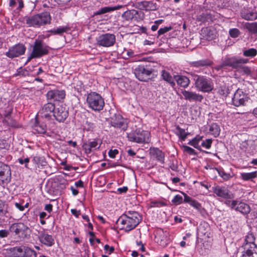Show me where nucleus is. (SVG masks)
<instances>
[{
	"label": "nucleus",
	"mask_w": 257,
	"mask_h": 257,
	"mask_svg": "<svg viewBox=\"0 0 257 257\" xmlns=\"http://www.w3.org/2000/svg\"><path fill=\"white\" fill-rule=\"evenodd\" d=\"M202 33L203 35V37L207 40H213L216 37L214 31L211 30V29L208 28H206L202 30Z\"/></svg>",
	"instance_id": "38"
},
{
	"label": "nucleus",
	"mask_w": 257,
	"mask_h": 257,
	"mask_svg": "<svg viewBox=\"0 0 257 257\" xmlns=\"http://www.w3.org/2000/svg\"><path fill=\"white\" fill-rule=\"evenodd\" d=\"M183 147L184 151L189 155H196L195 151L192 148L185 145L183 146Z\"/></svg>",
	"instance_id": "59"
},
{
	"label": "nucleus",
	"mask_w": 257,
	"mask_h": 257,
	"mask_svg": "<svg viewBox=\"0 0 257 257\" xmlns=\"http://www.w3.org/2000/svg\"><path fill=\"white\" fill-rule=\"evenodd\" d=\"M212 141L211 139H207L205 140L202 141L200 146L207 149H209L211 147Z\"/></svg>",
	"instance_id": "53"
},
{
	"label": "nucleus",
	"mask_w": 257,
	"mask_h": 257,
	"mask_svg": "<svg viewBox=\"0 0 257 257\" xmlns=\"http://www.w3.org/2000/svg\"><path fill=\"white\" fill-rule=\"evenodd\" d=\"M38 235L40 241L42 244L47 246H52L54 244V239L53 237L44 230L39 231Z\"/></svg>",
	"instance_id": "25"
},
{
	"label": "nucleus",
	"mask_w": 257,
	"mask_h": 257,
	"mask_svg": "<svg viewBox=\"0 0 257 257\" xmlns=\"http://www.w3.org/2000/svg\"><path fill=\"white\" fill-rule=\"evenodd\" d=\"M24 203V200L23 199L20 200L19 202H15L14 205L15 207L21 211H24V207L23 206V204Z\"/></svg>",
	"instance_id": "60"
},
{
	"label": "nucleus",
	"mask_w": 257,
	"mask_h": 257,
	"mask_svg": "<svg viewBox=\"0 0 257 257\" xmlns=\"http://www.w3.org/2000/svg\"><path fill=\"white\" fill-rule=\"evenodd\" d=\"M12 173L10 166L0 162V185H7L11 180Z\"/></svg>",
	"instance_id": "13"
},
{
	"label": "nucleus",
	"mask_w": 257,
	"mask_h": 257,
	"mask_svg": "<svg viewBox=\"0 0 257 257\" xmlns=\"http://www.w3.org/2000/svg\"><path fill=\"white\" fill-rule=\"evenodd\" d=\"M144 13L134 9L124 12L121 15L122 19L126 21L140 22L144 18Z\"/></svg>",
	"instance_id": "15"
},
{
	"label": "nucleus",
	"mask_w": 257,
	"mask_h": 257,
	"mask_svg": "<svg viewBox=\"0 0 257 257\" xmlns=\"http://www.w3.org/2000/svg\"><path fill=\"white\" fill-rule=\"evenodd\" d=\"M243 64H241L240 67L237 69L238 71L241 73L242 75H246L250 76L251 75V70L250 68L246 66H243Z\"/></svg>",
	"instance_id": "46"
},
{
	"label": "nucleus",
	"mask_w": 257,
	"mask_h": 257,
	"mask_svg": "<svg viewBox=\"0 0 257 257\" xmlns=\"http://www.w3.org/2000/svg\"><path fill=\"white\" fill-rule=\"evenodd\" d=\"M257 177V170L250 173H242L240 174V178L242 180L247 181L252 180Z\"/></svg>",
	"instance_id": "39"
},
{
	"label": "nucleus",
	"mask_w": 257,
	"mask_h": 257,
	"mask_svg": "<svg viewBox=\"0 0 257 257\" xmlns=\"http://www.w3.org/2000/svg\"><path fill=\"white\" fill-rule=\"evenodd\" d=\"M86 102L89 107L95 111L102 110L104 106L103 98L95 92H91L87 94Z\"/></svg>",
	"instance_id": "3"
},
{
	"label": "nucleus",
	"mask_w": 257,
	"mask_h": 257,
	"mask_svg": "<svg viewBox=\"0 0 257 257\" xmlns=\"http://www.w3.org/2000/svg\"><path fill=\"white\" fill-rule=\"evenodd\" d=\"M152 69L147 66L139 65L134 69L136 78L142 81H147L150 79Z\"/></svg>",
	"instance_id": "9"
},
{
	"label": "nucleus",
	"mask_w": 257,
	"mask_h": 257,
	"mask_svg": "<svg viewBox=\"0 0 257 257\" xmlns=\"http://www.w3.org/2000/svg\"><path fill=\"white\" fill-rule=\"evenodd\" d=\"M10 229L9 230L2 229L0 230V238H5L8 236L10 234Z\"/></svg>",
	"instance_id": "61"
},
{
	"label": "nucleus",
	"mask_w": 257,
	"mask_h": 257,
	"mask_svg": "<svg viewBox=\"0 0 257 257\" xmlns=\"http://www.w3.org/2000/svg\"><path fill=\"white\" fill-rule=\"evenodd\" d=\"M122 7L121 5H118L115 7H105L101 8L94 13V15H100L109 13L115 10H119Z\"/></svg>",
	"instance_id": "35"
},
{
	"label": "nucleus",
	"mask_w": 257,
	"mask_h": 257,
	"mask_svg": "<svg viewBox=\"0 0 257 257\" xmlns=\"http://www.w3.org/2000/svg\"><path fill=\"white\" fill-rule=\"evenodd\" d=\"M212 192L218 197L227 200L234 198V195L225 186L216 185L212 187Z\"/></svg>",
	"instance_id": "16"
},
{
	"label": "nucleus",
	"mask_w": 257,
	"mask_h": 257,
	"mask_svg": "<svg viewBox=\"0 0 257 257\" xmlns=\"http://www.w3.org/2000/svg\"><path fill=\"white\" fill-rule=\"evenodd\" d=\"M240 31L238 29L236 28H232L229 30V34L231 37L232 38H237L240 34Z\"/></svg>",
	"instance_id": "54"
},
{
	"label": "nucleus",
	"mask_w": 257,
	"mask_h": 257,
	"mask_svg": "<svg viewBox=\"0 0 257 257\" xmlns=\"http://www.w3.org/2000/svg\"><path fill=\"white\" fill-rule=\"evenodd\" d=\"M184 202V200L182 196L180 195H176L173 199L172 202L175 205H179Z\"/></svg>",
	"instance_id": "52"
},
{
	"label": "nucleus",
	"mask_w": 257,
	"mask_h": 257,
	"mask_svg": "<svg viewBox=\"0 0 257 257\" xmlns=\"http://www.w3.org/2000/svg\"><path fill=\"white\" fill-rule=\"evenodd\" d=\"M240 15L242 18L247 21H253L257 18V13L249 8L242 9Z\"/></svg>",
	"instance_id": "27"
},
{
	"label": "nucleus",
	"mask_w": 257,
	"mask_h": 257,
	"mask_svg": "<svg viewBox=\"0 0 257 257\" xmlns=\"http://www.w3.org/2000/svg\"><path fill=\"white\" fill-rule=\"evenodd\" d=\"M176 135L182 141H185L187 136L189 135L188 133H186L184 129L181 128L179 125L176 126Z\"/></svg>",
	"instance_id": "45"
},
{
	"label": "nucleus",
	"mask_w": 257,
	"mask_h": 257,
	"mask_svg": "<svg viewBox=\"0 0 257 257\" xmlns=\"http://www.w3.org/2000/svg\"><path fill=\"white\" fill-rule=\"evenodd\" d=\"M222 61L226 68L227 67H230L235 69H238L241 64H246L248 62L247 59L238 58L235 56H226L222 59Z\"/></svg>",
	"instance_id": "10"
},
{
	"label": "nucleus",
	"mask_w": 257,
	"mask_h": 257,
	"mask_svg": "<svg viewBox=\"0 0 257 257\" xmlns=\"http://www.w3.org/2000/svg\"><path fill=\"white\" fill-rule=\"evenodd\" d=\"M172 29V27H165L163 28H160L157 33V38H158L161 35L169 32Z\"/></svg>",
	"instance_id": "56"
},
{
	"label": "nucleus",
	"mask_w": 257,
	"mask_h": 257,
	"mask_svg": "<svg viewBox=\"0 0 257 257\" xmlns=\"http://www.w3.org/2000/svg\"><path fill=\"white\" fill-rule=\"evenodd\" d=\"M196 21L200 24L205 23L207 22L212 21V18L210 14L203 13L197 17Z\"/></svg>",
	"instance_id": "37"
},
{
	"label": "nucleus",
	"mask_w": 257,
	"mask_h": 257,
	"mask_svg": "<svg viewBox=\"0 0 257 257\" xmlns=\"http://www.w3.org/2000/svg\"><path fill=\"white\" fill-rule=\"evenodd\" d=\"M190 74L194 81L195 87L198 90L208 93L213 89V84L210 78L192 72Z\"/></svg>",
	"instance_id": "2"
},
{
	"label": "nucleus",
	"mask_w": 257,
	"mask_h": 257,
	"mask_svg": "<svg viewBox=\"0 0 257 257\" xmlns=\"http://www.w3.org/2000/svg\"><path fill=\"white\" fill-rule=\"evenodd\" d=\"M215 170L217 171L219 175L225 181L228 180L232 177L229 173L225 172L222 168H216Z\"/></svg>",
	"instance_id": "47"
},
{
	"label": "nucleus",
	"mask_w": 257,
	"mask_h": 257,
	"mask_svg": "<svg viewBox=\"0 0 257 257\" xmlns=\"http://www.w3.org/2000/svg\"><path fill=\"white\" fill-rule=\"evenodd\" d=\"M13 108L12 106H8L4 110V112L3 113L4 118H8L9 117H11V114L13 112Z\"/></svg>",
	"instance_id": "57"
},
{
	"label": "nucleus",
	"mask_w": 257,
	"mask_h": 257,
	"mask_svg": "<svg viewBox=\"0 0 257 257\" xmlns=\"http://www.w3.org/2000/svg\"><path fill=\"white\" fill-rule=\"evenodd\" d=\"M49 47L42 42L41 40H36L34 42L33 50L28 57L27 61H30L33 58H38L49 53Z\"/></svg>",
	"instance_id": "4"
},
{
	"label": "nucleus",
	"mask_w": 257,
	"mask_h": 257,
	"mask_svg": "<svg viewBox=\"0 0 257 257\" xmlns=\"http://www.w3.org/2000/svg\"><path fill=\"white\" fill-rule=\"evenodd\" d=\"M118 154V151L116 149L110 150L108 152V156L111 158H114L115 156Z\"/></svg>",
	"instance_id": "62"
},
{
	"label": "nucleus",
	"mask_w": 257,
	"mask_h": 257,
	"mask_svg": "<svg viewBox=\"0 0 257 257\" xmlns=\"http://www.w3.org/2000/svg\"><path fill=\"white\" fill-rule=\"evenodd\" d=\"M34 133L44 134L46 133V125L43 123H40L36 120L32 126Z\"/></svg>",
	"instance_id": "33"
},
{
	"label": "nucleus",
	"mask_w": 257,
	"mask_h": 257,
	"mask_svg": "<svg viewBox=\"0 0 257 257\" xmlns=\"http://www.w3.org/2000/svg\"><path fill=\"white\" fill-rule=\"evenodd\" d=\"M55 105L51 103L48 102L45 104L39 110V113L42 118L50 119L51 118V113L55 111Z\"/></svg>",
	"instance_id": "20"
},
{
	"label": "nucleus",
	"mask_w": 257,
	"mask_h": 257,
	"mask_svg": "<svg viewBox=\"0 0 257 257\" xmlns=\"http://www.w3.org/2000/svg\"><path fill=\"white\" fill-rule=\"evenodd\" d=\"M36 19H37V27L49 24L51 20L50 15L48 12H44L36 15Z\"/></svg>",
	"instance_id": "26"
},
{
	"label": "nucleus",
	"mask_w": 257,
	"mask_h": 257,
	"mask_svg": "<svg viewBox=\"0 0 257 257\" xmlns=\"http://www.w3.org/2000/svg\"><path fill=\"white\" fill-rule=\"evenodd\" d=\"M26 50V47L24 44L18 43L10 47L5 54L8 58L13 59L24 55Z\"/></svg>",
	"instance_id": "14"
},
{
	"label": "nucleus",
	"mask_w": 257,
	"mask_h": 257,
	"mask_svg": "<svg viewBox=\"0 0 257 257\" xmlns=\"http://www.w3.org/2000/svg\"><path fill=\"white\" fill-rule=\"evenodd\" d=\"M111 124L112 126L121 128L123 131L126 130L127 127L126 123L120 116L111 120Z\"/></svg>",
	"instance_id": "31"
},
{
	"label": "nucleus",
	"mask_w": 257,
	"mask_h": 257,
	"mask_svg": "<svg viewBox=\"0 0 257 257\" xmlns=\"http://www.w3.org/2000/svg\"><path fill=\"white\" fill-rule=\"evenodd\" d=\"M255 237L252 233H248L245 236L242 245H256L255 243Z\"/></svg>",
	"instance_id": "42"
},
{
	"label": "nucleus",
	"mask_w": 257,
	"mask_h": 257,
	"mask_svg": "<svg viewBox=\"0 0 257 257\" xmlns=\"http://www.w3.org/2000/svg\"><path fill=\"white\" fill-rule=\"evenodd\" d=\"M169 233L167 231H164L161 228H159L155 231V241L160 245L165 246L169 243Z\"/></svg>",
	"instance_id": "18"
},
{
	"label": "nucleus",
	"mask_w": 257,
	"mask_h": 257,
	"mask_svg": "<svg viewBox=\"0 0 257 257\" xmlns=\"http://www.w3.org/2000/svg\"><path fill=\"white\" fill-rule=\"evenodd\" d=\"M65 91L64 90L54 89L47 92V97L49 100L60 101L65 98Z\"/></svg>",
	"instance_id": "23"
},
{
	"label": "nucleus",
	"mask_w": 257,
	"mask_h": 257,
	"mask_svg": "<svg viewBox=\"0 0 257 257\" xmlns=\"http://www.w3.org/2000/svg\"><path fill=\"white\" fill-rule=\"evenodd\" d=\"M18 161L20 164L22 165L25 164V166L27 168H29L28 166V163L30 162V159L29 158H20L18 159Z\"/></svg>",
	"instance_id": "58"
},
{
	"label": "nucleus",
	"mask_w": 257,
	"mask_h": 257,
	"mask_svg": "<svg viewBox=\"0 0 257 257\" xmlns=\"http://www.w3.org/2000/svg\"><path fill=\"white\" fill-rule=\"evenodd\" d=\"M161 76L164 80L168 83L172 87L175 86L174 79L171 74L167 71L164 70L161 72Z\"/></svg>",
	"instance_id": "36"
},
{
	"label": "nucleus",
	"mask_w": 257,
	"mask_h": 257,
	"mask_svg": "<svg viewBox=\"0 0 257 257\" xmlns=\"http://www.w3.org/2000/svg\"><path fill=\"white\" fill-rule=\"evenodd\" d=\"M245 27L250 32L253 34L257 33V23H247L245 24Z\"/></svg>",
	"instance_id": "50"
},
{
	"label": "nucleus",
	"mask_w": 257,
	"mask_h": 257,
	"mask_svg": "<svg viewBox=\"0 0 257 257\" xmlns=\"http://www.w3.org/2000/svg\"><path fill=\"white\" fill-rule=\"evenodd\" d=\"M224 203L231 209L239 212L244 215H247L250 212L251 209L249 205L238 199L227 200Z\"/></svg>",
	"instance_id": "6"
},
{
	"label": "nucleus",
	"mask_w": 257,
	"mask_h": 257,
	"mask_svg": "<svg viewBox=\"0 0 257 257\" xmlns=\"http://www.w3.org/2000/svg\"><path fill=\"white\" fill-rule=\"evenodd\" d=\"M142 220L139 213L134 211H128L118 218L116 224L120 229L128 232L134 228Z\"/></svg>",
	"instance_id": "1"
},
{
	"label": "nucleus",
	"mask_w": 257,
	"mask_h": 257,
	"mask_svg": "<svg viewBox=\"0 0 257 257\" xmlns=\"http://www.w3.org/2000/svg\"><path fill=\"white\" fill-rule=\"evenodd\" d=\"M8 213L7 207L5 202L0 200V217L5 216L8 217L9 216L7 215Z\"/></svg>",
	"instance_id": "49"
},
{
	"label": "nucleus",
	"mask_w": 257,
	"mask_h": 257,
	"mask_svg": "<svg viewBox=\"0 0 257 257\" xmlns=\"http://www.w3.org/2000/svg\"><path fill=\"white\" fill-rule=\"evenodd\" d=\"M6 253L12 257H30L32 254L37 255L35 250L25 246L10 247L6 249Z\"/></svg>",
	"instance_id": "5"
},
{
	"label": "nucleus",
	"mask_w": 257,
	"mask_h": 257,
	"mask_svg": "<svg viewBox=\"0 0 257 257\" xmlns=\"http://www.w3.org/2000/svg\"><path fill=\"white\" fill-rule=\"evenodd\" d=\"M134 6L141 10L146 11H155L157 9V5L152 1H141L135 4Z\"/></svg>",
	"instance_id": "21"
},
{
	"label": "nucleus",
	"mask_w": 257,
	"mask_h": 257,
	"mask_svg": "<svg viewBox=\"0 0 257 257\" xmlns=\"http://www.w3.org/2000/svg\"><path fill=\"white\" fill-rule=\"evenodd\" d=\"M202 138L203 137L197 135L192 140L190 141L188 144L195 148L201 151V146L199 145V143L202 140Z\"/></svg>",
	"instance_id": "40"
},
{
	"label": "nucleus",
	"mask_w": 257,
	"mask_h": 257,
	"mask_svg": "<svg viewBox=\"0 0 257 257\" xmlns=\"http://www.w3.org/2000/svg\"><path fill=\"white\" fill-rule=\"evenodd\" d=\"M69 30V28L67 26L59 27L56 29H53L48 31L54 35H62L64 32H67Z\"/></svg>",
	"instance_id": "43"
},
{
	"label": "nucleus",
	"mask_w": 257,
	"mask_h": 257,
	"mask_svg": "<svg viewBox=\"0 0 257 257\" xmlns=\"http://www.w3.org/2000/svg\"><path fill=\"white\" fill-rule=\"evenodd\" d=\"M184 195V202L189 204L191 206L195 208L201 215H204L206 211L201 206V204L197 201L193 199L191 197L187 195L186 193L181 192Z\"/></svg>",
	"instance_id": "19"
},
{
	"label": "nucleus",
	"mask_w": 257,
	"mask_h": 257,
	"mask_svg": "<svg viewBox=\"0 0 257 257\" xmlns=\"http://www.w3.org/2000/svg\"><path fill=\"white\" fill-rule=\"evenodd\" d=\"M32 162H33L34 166L36 169L37 168L42 169L47 165V163L44 157L35 156L32 157Z\"/></svg>",
	"instance_id": "30"
},
{
	"label": "nucleus",
	"mask_w": 257,
	"mask_h": 257,
	"mask_svg": "<svg viewBox=\"0 0 257 257\" xmlns=\"http://www.w3.org/2000/svg\"><path fill=\"white\" fill-rule=\"evenodd\" d=\"M115 36L110 33L101 34L96 38L97 45L104 47L113 46L115 43Z\"/></svg>",
	"instance_id": "12"
},
{
	"label": "nucleus",
	"mask_w": 257,
	"mask_h": 257,
	"mask_svg": "<svg viewBox=\"0 0 257 257\" xmlns=\"http://www.w3.org/2000/svg\"><path fill=\"white\" fill-rule=\"evenodd\" d=\"M150 154L151 157L163 164L165 163V154L157 148H151Z\"/></svg>",
	"instance_id": "29"
},
{
	"label": "nucleus",
	"mask_w": 257,
	"mask_h": 257,
	"mask_svg": "<svg viewBox=\"0 0 257 257\" xmlns=\"http://www.w3.org/2000/svg\"><path fill=\"white\" fill-rule=\"evenodd\" d=\"M150 133L141 129H137L136 131L127 134L128 140L133 142L137 143H148L149 141Z\"/></svg>",
	"instance_id": "7"
},
{
	"label": "nucleus",
	"mask_w": 257,
	"mask_h": 257,
	"mask_svg": "<svg viewBox=\"0 0 257 257\" xmlns=\"http://www.w3.org/2000/svg\"><path fill=\"white\" fill-rule=\"evenodd\" d=\"M8 146V144L6 140L4 139H0V149L6 148Z\"/></svg>",
	"instance_id": "63"
},
{
	"label": "nucleus",
	"mask_w": 257,
	"mask_h": 257,
	"mask_svg": "<svg viewBox=\"0 0 257 257\" xmlns=\"http://www.w3.org/2000/svg\"><path fill=\"white\" fill-rule=\"evenodd\" d=\"M10 231L21 238H26L30 233L29 228L23 222L13 223L10 226Z\"/></svg>",
	"instance_id": "8"
},
{
	"label": "nucleus",
	"mask_w": 257,
	"mask_h": 257,
	"mask_svg": "<svg viewBox=\"0 0 257 257\" xmlns=\"http://www.w3.org/2000/svg\"><path fill=\"white\" fill-rule=\"evenodd\" d=\"M69 115L68 108L65 106L58 105L55 107L53 116L59 122H63Z\"/></svg>",
	"instance_id": "17"
},
{
	"label": "nucleus",
	"mask_w": 257,
	"mask_h": 257,
	"mask_svg": "<svg viewBox=\"0 0 257 257\" xmlns=\"http://www.w3.org/2000/svg\"><path fill=\"white\" fill-rule=\"evenodd\" d=\"M100 147L98 140L93 139L92 141L88 140L83 144L82 148L86 154H90L92 151L95 150Z\"/></svg>",
	"instance_id": "28"
},
{
	"label": "nucleus",
	"mask_w": 257,
	"mask_h": 257,
	"mask_svg": "<svg viewBox=\"0 0 257 257\" xmlns=\"http://www.w3.org/2000/svg\"><path fill=\"white\" fill-rule=\"evenodd\" d=\"M248 99V94L244 92L241 89L238 88L232 98V103L236 107L243 106L246 104Z\"/></svg>",
	"instance_id": "11"
},
{
	"label": "nucleus",
	"mask_w": 257,
	"mask_h": 257,
	"mask_svg": "<svg viewBox=\"0 0 257 257\" xmlns=\"http://www.w3.org/2000/svg\"><path fill=\"white\" fill-rule=\"evenodd\" d=\"M170 168L173 171H177L178 167L177 164H175L174 161H172V162L170 163Z\"/></svg>",
	"instance_id": "64"
},
{
	"label": "nucleus",
	"mask_w": 257,
	"mask_h": 257,
	"mask_svg": "<svg viewBox=\"0 0 257 257\" xmlns=\"http://www.w3.org/2000/svg\"><path fill=\"white\" fill-rule=\"evenodd\" d=\"M241 257H257L256 245H242Z\"/></svg>",
	"instance_id": "22"
},
{
	"label": "nucleus",
	"mask_w": 257,
	"mask_h": 257,
	"mask_svg": "<svg viewBox=\"0 0 257 257\" xmlns=\"http://www.w3.org/2000/svg\"><path fill=\"white\" fill-rule=\"evenodd\" d=\"M209 133L214 137H218L220 134V129L219 126L216 123L211 124L210 126Z\"/></svg>",
	"instance_id": "41"
},
{
	"label": "nucleus",
	"mask_w": 257,
	"mask_h": 257,
	"mask_svg": "<svg viewBox=\"0 0 257 257\" xmlns=\"http://www.w3.org/2000/svg\"><path fill=\"white\" fill-rule=\"evenodd\" d=\"M174 78L178 85L184 88L187 87L190 83L189 78L184 75H175Z\"/></svg>",
	"instance_id": "32"
},
{
	"label": "nucleus",
	"mask_w": 257,
	"mask_h": 257,
	"mask_svg": "<svg viewBox=\"0 0 257 257\" xmlns=\"http://www.w3.org/2000/svg\"><path fill=\"white\" fill-rule=\"evenodd\" d=\"M182 93L184 99L190 102H201L203 99V96L201 94L195 92L184 90L182 91Z\"/></svg>",
	"instance_id": "24"
},
{
	"label": "nucleus",
	"mask_w": 257,
	"mask_h": 257,
	"mask_svg": "<svg viewBox=\"0 0 257 257\" xmlns=\"http://www.w3.org/2000/svg\"><path fill=\"white\" fill-rule=\"evenodd\" d=\"M3 122L4 124H6L12 127H18L17 122L13 119L11 117L8 118H4Z\"/></svg>",
	"instance_id": "48"
},
{
	"label": "nucleus",
	"mask_w": 257,
	"mask_h": 257,
	"mask_svg": "<svg viewBox=\"0 0 257 257\" xmlns=\"http://www.w3.org/2000/svg\"><path fill=\"white\" fill-rule=\"evenodd\" d=\"M213 64V62L208 59L200 60L190 63V66L195 67L209 66Z\"/></svg>",
	"instance_id": "34"
},
{
	"label": "nucleus",
	"mask_w": 257,
	"mask_h": 257,
	"mask_svg": "<svg viewBox=\"0 0 257 257\" xmlns=\"http://www.w3.org/2000/svg\"><path fill=\"white\" fill-rule=\"evenodd\" d=\"M29 75V72L25 69H23L22 67L18 69L17 72L15 74V76H26Z\"/></svg>",
	"instance_id": "55"
},
{
	"label": "nucleus",
	"mask_w": 257,
	"mask_h": 257,
	"mask_svg": "<svg viewBox=\"0 0 257 257\" xmlns=\"http://www.w3.org/2000/svg\"><path fill=\"white\" fill-rule=\"evenodd\" d=\"M26 24L29 26V27H37V19H36V15L32 16L29 17H26L24 18Z\"/></svg>",
	"instance_id": "44"
},
{
	"label": "nucleus",
	"mask_w": 257,
	"mask_h": 257,
	"mask_svg": "<svg viewBox=\"0 0 257 257\" xmlns=\"http://www.w3.org/2000/svg\"><path fill=\"white\" fill-rule=\"evenodd\" d=\"M257 54V50L254 48H250L243 51V55L245 57H253Z\"/></svg>",
	"instance_id": "51"
}]
</instances>
